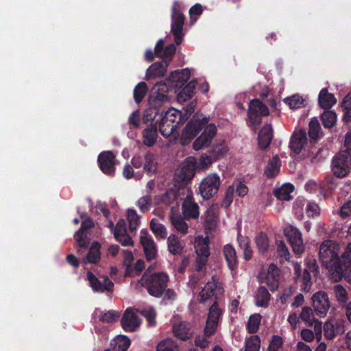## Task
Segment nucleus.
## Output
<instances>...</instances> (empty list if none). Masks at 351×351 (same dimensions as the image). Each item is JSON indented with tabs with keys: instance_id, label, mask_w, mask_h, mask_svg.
<instances>
[{
	"instance_id": "nucleus-1",
	"label": "nucleus",
	"mask_w": 351,
	"mask_h": 351,
	"mask_svg": "<svg viewBox=\"0 0 351 351\" xmlns=\"http://www.w3.org/2000/svg\"><path fill=\"white\" fill-rule=\"evenodd\" d=\"M202 134L193 142V147L195 150H200L208 147L217 133V128L213 123H208V119H193L186 125L181 137L182 145L190 143L199 132Z\"/></svg>"
},
{
	"instance_id": "nucleus-2",
	"label": "nucleus",
	"mask_w": 351,
	"mask_h": 351,
	"mask_svg": "<svg viewBox=\"0 0 351 351\" xmlns=\"http://www.w3.org/2000/svg\"><path fill=\"white\" fill-rule=\"evenodd\" d=\"M319 258L328 276L334 282L340 281L343 276V267L339 265V245L333 241H324L319 247Z\"/></svg>"
},
{
	"instance_id": "nucleus-3",
	"label": "nucleus",
	"mask_w": 351,
	"mask_h": 351,
	"mask_svg": "<svg viewBox=\"0 0 351 351\" xmlns=\"http://www.w3.org/2000/svg\"><path fill=\"white\" fill-rule=\"evenodd\" d=\"M168 281V275L162 271L152 274H144L139 283L147 290L149 295L160 298L167 287Z\"/></svg>"
},
{
	"instance_id": "nucleus-4",
	"label": "nucleus",
	"mask_w": 351,
	"mask_h": 351,
	"mask_svg": "<svg viewBox=\"0 0 351 351\" xmlns=\"http://www.w3.org/2000/svg\"><path fill=\"white\" fill-rule=\"evenodd\" d=\"M181 114L180 111L173 108L160 113L156 124L158 125L160 132L163 136L169 137L173 134L177 128V125L181 122Z\"/></svg>"
},
{
	"instance_id": "nucleus-5",
	"label": "nucleus",
	"mask_w": 351,
	"mask_h": 351,
	"mask_svg": "<svg viewBox=\"0 0 351 351\" xmlns=\"http://www.w3.org/2000/svg\"><path fill=\"white\" fill-rule=\"evenodd\" d=\"M220 186V178L217 173H210L200 182L199 193L205 199H209L217 193Z\"/></svg>"
},
{
	"instance_id": "nucleus-6",
	"label": "nucleus",
	"mask_w": 351,
	"mask_h": 351,
	"mask_svg": "<svg viewBox=\"0 0 351 351\" xmlns=\"http://www.w3.org/2000/svg\"><path fill=\"white\" fill-rule=\"evenodd\" d=\"M184 20V16L180 12L179 3L177 1H174L171 8V32L178 45L182 42Z\"/></svg>"
},
{
	"instance_id": "nucleus-7",
	"label": "nucleus",
	"mask_w": 351,
	"mask_h": 351,
	"mask_svg": "<svg viewBox=\"0 0 351 351\" xmlns=\"http://www.w3.org/2000/svg\"><path fill=\"white\" fill-rule=\"evenodd\" d=\"M269 111L265 104L258 99L252 100L248 107L249 122L254 127L262 122V117L269 115Z\"/></svg>"
},
{
	"instance_id": "nucleus-8",
	"label": "nucleus",
	"mask_w": 351,
	"mask_h": 351,
	"mask_svg": "<svg viewBox=\"0 0 351 351\" xmlns=\"http://www.w3.org/2000/svg\"><path fill=\"white\" fill-rule=\"evenodd\" d=\"M138 311L133 308H128L125 310L121 319V325L126 332H135L141 324V319L138 316Z\"/></svg>"
},
{
	"instance_id": "nucleus-9",
	"label": "nucleus",
	"mask_w": 351,
	"mask_h": 351,
	"mask_svg": "<svg viewBox=\"0 0 351 351\" xmlns=\"http://www.w3.org/2000/svg\"><path fill=\"white\" fill-rule=\"evenodd\" d=\"M351 155L345 152L338 154L332 160V169L334 175L338 178H343L347 176L350 171V160Z\"/></svg>"
},
{
	"instance_id": "nucleus-10",
	"label": "nucleus",
	"mask_w": 351,
	"mask_h": 351,
	"mask_svg": "<svg viewBox=\"0 0 351 351\" xmlns=\"http://www.w3.org/2000/svg\"><path fill=\"white\" fill-rule=\"evenodd\" d=\"M284 234L291 245L294 253L301 254L304 250L301 232L295 226L287 225L284 229Z\"/></svg>"
},
{
	"instance_id": "nucleus-11",
	"label": "nucleus",
	"mask_w": 351,
	"mask_h": 351,
	"mask_svg": "<svg viewBox=\"0 0 351 351\" xmlns=\"http://www.w3.org/2000/svg\"><path fill=\"white\" fill-rule=\"evenodd\" d=\"M221 316V310L217 302H215L209 308L208 318L204 328L206 337L213 335L217 329L218 324Z\"/></svg>"
},
{
	"instance_id": "nucleus-12",
	"label": "nucleus",
	"mask_w": 351,
	"mask_h": 351,
	"mask_svg": "<svg viewBox=\"0 0 351 351\" xmlns=\"http://www.w3.org/2000/svg\"><path fill=\"white\" fill-rule=\"evenodd\" d=\"M108 227L113 232L115 239L123 246H132L134 242L127 234L126 223L123 219H120L116 226L112 221H109Z\"/></svg>"
},
{
	"instance_id": "nucleus-13",
	"label": "nucleus",
	"mask_w": 351,
	"mask_h": 351,
	"mask_svg": "<svg viewBox=\"0 0 351 351\" xmlns=\"http://www.w3.org/2000/svg\"><path fill=\"white\" fill-rule=\"evenodd\" d=\"M168 91L169 89L165 83H156L152 88L149 96L150 104L154 107H158L161 104L168 101L169 100V97L167 95Z\"/></svg>"
},
{
	"instance_id": "nucleus-14",
	"label": "nucleus",
	"mask_w": 351,
	"mask_h": 351,
	"mask_svg": "<svg viewBox=\"0 0 351 351\" xmlns=\"http://www.w3.org/2000/svg\"><path fill=\"white\" fill-rule=\"evenodd\" d=\"M278 270L274 264H270L267 269H262L258 278L262 283H265L271 291L276 290L278 287Z\"/></svg>"
},
{
	"instance_id": "nucleus-15",
	"label": "nucleus",
	"mask_w": 351,
	"mask_h": 351,
	"mask_svg": "<svg viewBox=\"0 0 351 351\" xmlns=\"http://www.w3.org/2000/svg\"><path fill=\"white\" fill-rule=\"evenodd\" d=\"M87 280L92 289L96 292L110 291L114 285L107 276H101L98 278L91 271L87 273Z\"/></svg>"
},
{
	"instance_id": "nucleus-16",
	"label": "nucleus",
	"mask_w": 351,
	"mask_h": 351,
	"mask_svg": "<svg viewBox=\"0 0 351 351\" xmlns=\"http://www.w3.org/2000/svg\"><path fill=\"white\" fill-rule=\"evenodd\" d=\"M300 318L308 326H312L314 325L316 338L319 341L322 338V324L321 322L315 319L314 313L311 308L307 306L303 307L300 313Z\"/></svg>"
},
{
	"instance_id": "nucleus-17",
	"label": "nucleus",
	"mask_w": 351,
	"mask_h": 351,
	"mask_svg": "<svg viewBox=\"0 0 351 351\" xmlns=\"http://www.w3.org/2000/svg\"><path fill=\"white\" fill-rule=\"evenodd\" d=\"M312 300L316 314L324 317L330 308L327 294L324 291H318L313 295Z\"/></svg>"
},
{
	"instance_id": "nucleus-18",
	"label": "nucleus",
	"mask_w": 351,
	"mask_h": 351,
	"mask_svg": "<svg viewBox=\"0 0 351 351\" xmlns=\"http://www.w3.org/2000/svg\"><path fill=\"white\" fill-rule=\"evenodd\" d=\"M115 155L111 151L101 152L97 158L101 170L108 176L114 173Z\"/></svg>"
},
{
	"instance_id": "nucleus-19",
	"label": "nucleus",
	"mask_w": 351,
	"mask_h": 351,
	"mask_svg": "<svg viewBox=\"0 0 351 351\" xmlns=\"http://www.w3.org/2000/svg\"><path fill=\"white\" fill-rule=\"evenodd\" d=\"M140 240L147 260H153L156 256L157 248L152 236L146 230H141Z\"/></svg>"
},
{
	"instance_id": "nucleus-20",
	"label": "nucleus",
	"mask_w": 351,
	"mask_h": 351,
	"mask_svg": "<svg viewBox=\"0 0 351 351\" xmlns=\"http://www.w3.org/2000/svg\"><path fill=\"white\" fill-rule=\"evenodd\" d=\"M81 217L83 219L81 228L75 234V239L80 247L79 252L82 249L86 248L88 244L85 230L93 226V222L90 217L86 215H82Z\"/></svg>"
},
{
	"instance_id": "nucleus-21",
	"label": "nucleus",
	"mask_w": 351,
	"mask_h": 351,
	"mask_svg": "<svg viewBox=\"0 0 351 351\" xmlns=\"http://www.w3.org/2000/svg\"><path fill=\"white\" fill-rule=\"evenodd\" d=\"M307 144L306 132L303 130L295 132L291 138L289 147L295 154H300Z\"/></svg>"
},
{
	"instance_id": "nucleus-22",
	"label": "nucleus",
	"mask_w": 351,
	"mask_h": 351,
	"mask_svg": "<svg viewBox=\"0 0 351 351\" xmlns=\"http://www.w3.org/2000/svg\"><path fill=\"white\" fill-rule=\"evenodd\" d=\"M324 330L326 337L328 339H332L337 335L344 332V325L341 320L330 319L325 323Z\"/></svg>"
},
{
	"instance_id": "nucleus-23",
	"label": "nucleus",
	"mask_w": 351,
	"mask_h": 351,
	"mask_svg": "<svg viewBox=\"0 0 351 351\" xmlns=\"http://www.w3.org/2000/svg\"><path fill=\"white\" fill-rule=\"evenodd\" d=\"M196 169V158L189 157L186 159L181 169L176 173V176H181L182 180L189 181L194 176Z\"/></svg>"
},
{
	"instance_id": "nucleus-24",
	"label": "nucleus",
	"mask_w": 351,
	"mask_h": 351,
	"mask_svg": "<svg viewBox=\"0 0 351 351\" xmlns=\"http://www.w3.org/2000/svg\"><path fill=\"white\" fill-rule=\"evenodd\" d=\"M190 70L187 68L173 71L167 80L175 88L181 87L189 78Z\"/></svg>"
},
{
	"instance_id": "nucleus-25",
	"label": "nucleus",
	"mask_w": 351,
	"mask_h": 351,
	"mask_svg": "<svg viewBox=\"0 0 351 351\" xmlns=\"http://www.w3.org/2000/svg\"><path fill=\"white\" fill-rule=\"evenodd\" d=\"M191 324L186 322H180L173 324L172 332L174 336L181 340L185 341L191 336Z\"/></svg>"
},
{
	"instance_id": "nucleus-26",
	"label": "nucleus",
	"mask_w": 351,
	"mask_h": 351,
	"mask_svg": "<svg viewBox=\"0 0 351 351\" xmlns=\"http://www.w3.org/2000/svg\"><path fill=\"white\" fill-rule=\"evenodd\" d=\"M168 61L162 60L152 64L146 71V79L149 80L152 77H163L166 73L168 66Z\"/></svg>"
},
{
	"instance_id": "nucleus-27",
	"label": "nucleus",
	"mask_w": 351,
	"mask_h": 351,
	"mask_svg": "<svg viewBox=\"0 0 351 351\" xmlns=\"http://www.w3.org/2000/svg\"><path fill=\"white\" fill-rule=\"evenodd\" d=\"M164 42L162 39H160L155 47V53L158 58H161L163 60L169 62L171 57L174 54L176 51V46L173 44L169 45L163 49Z\"/></svg>"
},
{
	"instance_id": "nucleus-28",
	"label": "nucleus",
	"mask_w": 351,
	"mask_h": 351,
	"mask_svg": "<svg viewBox=\"0 0 351 351\" xmlns=\"http://www.w3.org/2000/svg\"><path fill=\"white\" fill-rule=\"evenodd\" d=\"M183 214L186 218H196L199 216L198 205L193 202L190 195H187L182 204Z\"/></svg>"
},
{
	"instance_id": "nucleus-29",
	"label": "nucleus",
	"mask_w": 351,
	"mask_h": 351,
	"mask_svg": "<svg viewBox=\"0 0 351 351\" xmlns=\"http://www.w3.org/2000/svg\"><path fill=\"white\" fill-rule=\"evenodd\" d=\"M305 189L307 191L313 193L319 191V193L324 197L329 195L330 186L328 180H324L320 184H317L315 181L310 180L305 184Z\"/></svg>"
},
{
	"instance_id": "nucleus-30",
	"label": "nucleus",
	"mask_w": 351,
	"mask_h": 351,
	"mask_svg": "<svg viewBox=\"0 0 351 351\" xmlns=\"http://www.w3.org/2000/svg\"><path fill=\"white\" fill-rule=\"evenodd\" d=\"M273 137V130L270 124H265L258 134V145L261 149H265L270 144Z\"/></svg>"
},
{
	"instance_id": "nucleus-31",
	"label": "nucleus",
	"mask_w": 351,
	"mask_h": 351,
	"mask_svg": "<svg viewBox=\"0 0 351 351\" xmlns=\"http://www.w3.org/2000/svg\"><path fill=\"white\" fill-rule=\"evenodd\" d=\"M223 256L230 270H234L238 265L237 253L234 247L230 244H226L223 249Z\"/></svg>"
},
{
	"instance_id": "nucleus-32",
	"label": "nucleus",
	"mask_w": 351,
	"mask_h": 351,
	"mask_svg": "<svg viewBox=\"0 0 351 351\" xmlns=\"http://www.w3.org/2000/svg\"><path fill=\"white\" fill-rule=\"evenodd\" d=\"M217 206H212L206 211L204 221L207 229L211 230L215 228L217 222Z\"/></svg>"
},
{
	"instance_id": "nucleus-33",
	"label": "nucleus",
	"mask_w": 351,
	"mask_h": 351,
	"mask_svg": "<svg viewBox=\"0 0 351 351\" xmlns=\"http://www.w3.org/2000/svg\"><path fill=\"white\" fill-rule=\"evenodd\" d=\"M196 82L191 81L178 94L177 100L179 103H184L192 99Z\"/></svg>"
},
{
	"instance_id": "nucleus-34",
	"label": "nucleus",
	"mask_w": 351,
	"mask_h": 351,
	"mask_svg": "<svg viewBox=\"0 0 351 351\" xmlns=\"http://www.w3.org/2000/svg\"><path fill=\"white\" fill-rule=\"evenodd\" d=\"M318 100L319 106L324 109L330 108L336 104V99L334 95L329 93L326 88L321 90Z\"/></svg>"
},
{
	"instance_id": "nucleus-35",
	"label": "nucleus",
	"mask_w": 351,
	"mask_h": 351,
	"mask_svg": "<svg viewBox=\"0 0 351 351\" xmlns=\"http://www.w3.org/2000/svg\"><path fill=\"white\" fill-rule=\"evenodd\" d=\"M158 132L156 125L145 129L143 132V143L147 147H152L156 142Z\"/></svg>"
},
{
	"instance_id": "nucleus-36",
	"label": "nucleus",
	"mask_w": 351,
	"mask_h": 351,
	"mask_svg": "<svg viewBox=\"0 0 351 351\" xmlns=\"http://www.w3.org/2000/svg\"><path fill=\"white\" fill-rule=\"evenodd\" d=\"M216 289L217 283L214 277H213L211 280L207 282L206 285L199 293V302H205L210 299L215 294Z\"/></svg>"
},
{
	"instance_id": "nucleus-37",
	"label": "nucleus",
	"mask_w": 351,
	"mask_h": 351,
	"mask_svg": "<svg viewBox=\"0 0 351 351\" xmlns=\"http://www.w3.org/2000/svg\"><path fill=\"white\" fill-rule=\"evenodd\" d=\"M195 248L197 255H206V256H209L210 248L208 237H197L195 241Z\"/></svg>"
},
{
	"instance_id": "nucleus-38",
	"label": "nucleus",
	"mask_w": 351,
	"mask_h": 351,
	"mask_svg": "<svg viewBox=\"0 0 351 351\" xmlns=\"http://www.w3.org/2000/svg\"><path fill=\"white\" fill-rule=\"evenodd\" d=\"M100 244L98 242H93L90 246L87 256L83 258V263H95L100 259Z\"/></svg>"
},
{
	"instance_id": "nucleus-39",
	"label": "nucleus",
	"mask_w": 351,
	"mask_h": 351,
	"mask_svg": "<svg viewBox=\"0 0 351 351\" xmlns=\"http://www.w3.org/2000/svg\"><path fill=\"white\" fill-rule=\"evenodd\" d=\"M294 186L289 183L282 184L275 190V196L280 200H289L291 198V193L293 191Z\"/></svg>"
},
{
	"instance_id": "nucleus-40",
	"label": "nucleus",
	"mask_w": 351,
	"mask_h": 351,
	"mask_svg": "<svg viewBox=\"0 0 351 351\" xmlns=\"http://www.w3.org/2000/svg\"><path fill=\"white\" fill-rule=\"evenodd\" d=\"M280 158L277 156H274L265 168V173L267 177L274 178L277 176L280 171Z\"/></svg>"
},
{
	"instance_id": "nucleus-41",
	"label": "nucleus",
	"mask_w": 351,
	"mask_h": 351,
	"mask_svg": "<svg viewBox=\"0 0 351 351\" xmlns=\"http://www.w3.org/2000/svg\"><path fill=\"white\" fill-rule=\"evenodd\" d=\"M95 315L102 322L111 323L116 321L120 316V313L116 311H101L96 310Z\"/></svg>"
},
{
	"instance_id": "nucleus-42",
	"label": "nucleus",
	"mask_w": 351,
	"mask_h": 351,
	"mask_svg": "<svg viewBox=\"0 0 351 351\" xmlns=\"http://www.w3.org/2000/svg\"><path fill=\"white\" fill-rule=\"evenodd\" d=\"M283 101L291 109L301 108L306 105V99L299 95H293L286 97Z\"/></svg>"
},
{
	"instance_id": "nucleus-43",
	"label": "nucleus",
	"mask_w": 351,
	"mask_h": 351,
	"mask_svg": "<svg viewBox=\"0 0 351 351\" xmlns=\"http://www.w3.org/2000/svg\"><path fill=\"white\" fill-rule=\"evenodd\" d=\"M168 250L172 254L176 255L181 254L182 251V245L178 237L171 234L167 238Z\"/></svg>"
},
{
	"instance_id": "nucleus-44",
	"label": "nucleus",
	"mask_w": 351,
	"mask_h": 351,
	"mask_svg": "<svg viewBox=\"0 0 351 351\" xmlns=\"http://www.w3.org/2000/svg\"><path fill=\"white\" fill-rule=\"evenodd\" d=\"M156 351H179V346L173 339L166 338L158 343Z\"/></svg>"
},
{
	"instance_id": "nucleus-45",
	"label": "nucleus",
	"mask_w": 351,
	"mask_h": 351,
	"mask_svg": "<svg viewBox=\"0 0 351 351\" xmlns=\"http://www.w3.org/2000/svg\"><path fill=\"white\" fill-rule=\"evenodd\" d=\"M130 345V340L125 335H118L112 343L114 351H127Z\"/></svg>"
},
{
	"instance_id": "nucleus-46",
	"label": "nucleus",
	"mask_w": 351,
	"mask_h": 351,
	"mask_svg": "<svg viewBox=\"0 0 351 351\" xmlns=\"http://www.w3.org/2000/svg\"><path fill=\"white\" fill-rule=\"evenodd\" d=\"M270 300V294L265 287H261L256 298V304L258 306L265 307Z\"/></svg>"
},
{
	"instance_id": "nucleus-47",
	"label": "nucleus",
	"mask_w": 351,
	"mask_h": 351,
	"mask_svg": "<svg viewBox=\"0 0 351 351\" xmlns=\"http://www.w3.org/2000/svg\"><path fill=\"white\" fill-rule=\"evenodd\" d=\"M127 219L131 232L136 230L140 226L141 217L134 209L130 208L128 210Z\"/></svg>"
},
{
	"instance_id": "nucleus-48",
	"label": "nucleus",
	"mask_w": 351,
	"mask_h": 351,
	"mask_svg": "<svg viewBox=\"0 0 351 351\" xmlns=\"http://www.w3.org/2000/svg\"><path fill=\"white\" fill-rule=\"evenodd\" d=\"M261 340L258 335H252L245 341L244 351H260Z\"/></svg>"
},
{
	"instance_id": "nucleus-49",
	"label": "nucleus",
	"mask_w": 351,
	"mask_h": 351,
	"mask_svg": "<svg viewBox=\"0 0 351 351\" xmlns=\"http://www.w3.org/2000/svg\"><path fill=\"white\" fill-rule=\"evenodd\" d=\"M150 228L156 237L161 239L166 238L167 232L165 226L160 223L156 219H152L151 221Z\"/></svg>"
},
{
	"instance_id": "nucleus-50",
	"label": "nucleus",
	"mask_w": 351,
	"mask_h": 351,
	"mask_svg": "<svg viewBox=\"0 0 351 351\" xmlns=\"http://www.w3.org/2000/svg\"><path fill=\"white\" fill-rule=\"evenodd\" d=\"M261 318L260 314H254L249 317L247 329L250 333H254L258 331Z\"/></svg>"
},
{
	"instance_id": "nucleus-51",
	"label": "nucleus",
	"mask_w": 351,
	"mask_h": 351,
	"mask_svg": "<svg viewBox=\"0 0 351 351\" xmlns=\"http://www.w3.org/2000/svg\"><path fill=\"white\" fill-rule=\"evenodd\" d=\"M147 91V86L143 82H139L134 88V99L136 103H140Z\"/></svg>"
},
{
	"instance_id": "nucleus-52",
	"label": "nucleus",
	"mask_w": 351,
	"mask_h": 351,
	"mask_svg": "<svg viewBox=\"0 0 351 351\" xmlns=\"http://www.w3.org/2000/svg\"><path fill=\"white\" fill-rule=\"evenodd\" d=\"M171 219L173 226L178 232L182 234L187 232L189 226L182 217L173 215Z\"/></svg>"
},
{
	"instance_id": "nucleus-53",
	"label": "nucleus",
	"mask_w": 351,
	"mask_h": 351,
	"mask_svg": "<svg viewBox=\"0 0 351 351\" xmlns=\"http://www.w3.org/2000/svg\"><path fill=\"white\" fill-rule=\"evenodd\" d=\"M333 293L337 300L341 303H346L348 300V294L346 289L341 285L333 287Z\"/></svg>"
},
{
	"instance_id": "nucleus-54",
	"label": "nucleus",
	"mask_w": 351,
	"mask_h": 351,
	"mask_svg": "<svg viewBox=\"0 0 351 351\" xmlns=\"http://www.w3.org/2000/svg\"><path fill=\"white\" fill-rule=\"evenodd\" d=\"M342 107L344 110L343 119L345 122L351 121V94L346 96L343 100Z\"/></svg>"
},
{
	"instance_id": "nucleus-55",
	"label": "nucleus",
	"mask_w": 351,
	"mask_h": 351,
	"mask_svg": "<svg viewBox=\"0 0 351 351\" xmlns=\"http://www.w3.org/2000/svg\"><path fill=\"white\" fill-rule=\"evenodd\" d=\"M145 162L144 165V169L149 173L156 171V157L150 154H147L145 156Z\"/></svg>"
},
{
	"instance_id": "nucleus-56",
	"label": "nucleus",
	"mask_w": 351,
	"mask_h": 351,
	"mask_svg": "<svg viewBox=\"0 0 351 351\" xmlns=\"http://www.w3.org/2000/svg\"><path fill=\"white\" fill-rule=\"evenodd\" d=\"M323 124L326 128H332L337 121V115L333 111H326L322 115Z\"/></svg>"
},
{
	"instance_id": "nucleus-57",
	"label": "nucleus",
	"mask_w": 351,
	"mask_h": 351,
	"mask_svg": "<svg viewBox=\"0 0 351 351\" xmlns=\"http://www.w3.org/2000/svg\"><path fill=\"white\" fill-rule=\"evenodd\" d=\"M138 313L141 314L146 318L149 326H153L156 325V314L155 310L152 307L144 308L138 311Z\"/></svg>"
},
{
	"instance_id": "nucleus-58",
	"label": "nucleus",
	"mask_w": 351,
	"mask_h": 351,
	"mask_svg": "<svg viewBox=\"0 0 351 351\" xmlns=\"http://www.w3.org/2000/svg\"><path fill=\"white\" fill-rule=\"evenodd\" d=\"M339 265L343 267L351 266V243H349L339 256Z\"/></svg>"
},
{
	"instance_id": "nucleus-59",
	"label": "nucleus",
	"mask_w": 351,
	"mask_h": 351,
	"mask_svg": "<svg viewBox=\"0 0 351 351\" xmlns=\"http://www.w3.org/2000/svg\"><path fill=\"white\" fill-rule=\"evenodd\" d=\"M321 131L320 124L317 119H313L309 123L308 134L311 138L317 139L319 138Z\"/></svg>"
},
{
	"instance_id": "nucleus-60",
	"label": "nucleus",
	"mask_w": 351,
	"mask_h": 351,
	"mask_svg": "<svg viewBox=\"0 0 351 351\" xmlns=\"http://www.w3.org/2000/svg\"><path fill=\"white\" fill-rule=\"evenodd\" d=\"M256 243L258 250L261 253L266 252L269 247L267 236L264 233L259 234L256 237Z\"/></svg>"
},
{
	"instance_id": "nucleus-61",
	"label": "nucleus",
	"mask_w": 351,
	"mask_h": 351,
	"mask_svg": "<svg viewBox=\"0 0 351 351\" xmlns=\"http://www.w3.org/2000/svg\"><path fill=\"white\" fill-rule=\"evenodd\" d=\"M213 162V159L210 156H208L207 154H202L199 161H196V168L197 169H208Z\"/></svg>"
},
{
	"instance_id": "nucleus-62",
	"label": "nucleus",
	"mask_w": 351,
	"mask_h": 351,
	"mask_svg": "<svg viewBox=\"0 0 351 351\" xmlns=\"http://www.w3.org/2000/svg\"><path fill=\"white\" fill-rule=\"evenodd\" d=\"M136 206L139 208V210L143 212H147L149 210L151 206V198L149 196H143L139 198L136 203Z\"/></svg>"
},
{
	"instance_id": "nucleus-63",
	"label": "nucleus",
	"mask_w": 351,
	"mask_h": 351,
	"mask_svg": "<svg viewBox=\"0 0 351 351\" xmlns=\"http://www.w3.org/2000/svg\"><path fill=\"white\" fill-rule=\"evenodd\" d=\"M283 340L278 335H274L268 347V351H279L282 347Z\"/></svg>"
},
{
	"instance_id": "nucleus-64",
	"label": "nucleus",
	"mask_w": 351,
	"mask_h": 351,
	"mask_svg": "<svg viewBox=\"0 0 351 351\" xmlns=\"http://www.w3.org/2000/svg\"><path fill=\"white\" fill-rule=\"evenodd\" d=\"M156 108L157 107H154V106H152V108H150L149 109H148L145 111V114H143V120L144 123H153V121L156 119V114H158V110L156 109Z\"/></svg>"
}]
</instances>
